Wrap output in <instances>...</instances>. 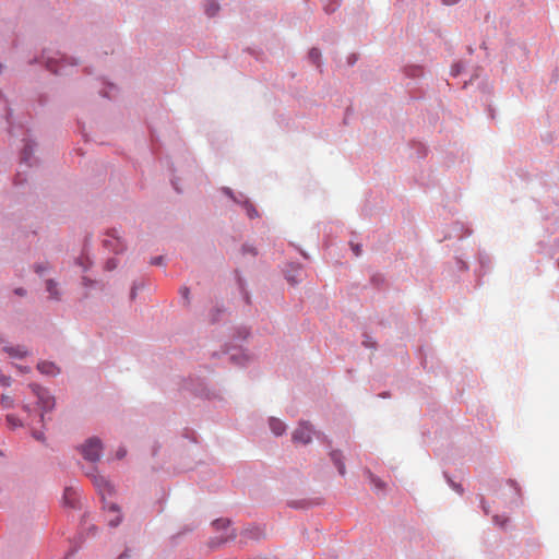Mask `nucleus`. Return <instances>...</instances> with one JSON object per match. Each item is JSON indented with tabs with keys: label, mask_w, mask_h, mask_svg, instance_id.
<instances>
[{
	"label": "nucleus",
	"mask_w": 559,
	"mask_h": 559,
	"mask_svg": "<svg viewBox=\"0 0 559 559\" xmlns=\"http://www.w3.org/2000/svg\"><path fill=\"white\" fill-rule=\"evenodd\" d=\"M29 390L33 396L36 399V404L40 409V421H44L45 413L51 411L55 407V400L47 390L37 384H31Z\"/></svg>",
	"instance_id": "obj_1"
},
{
	"label": "nucleus",
	"mask_w": 559,
	"mask_h": 559,
	"mask_svg": "<svg viewBox=\"0 0 559 559\" xmlns=\"http://www.w3.org/2000/svg\"><path fill=\"white\" fill-rule=\"evenodd\" d=\"M82 455L85 460L96 462L100 457L102 443L97 438L88 439L81 449Z\"/></svg>",
	"instance_id": "obj_2"
},
{
	"label": "nucleus",
	"mask_w": 559,
	"mask_h": 559,
	"mask_svg": "<svg viewBox=\"0 0 559 559\" xmlns=\"http://www.w3.org/2000/svg\"><path fill=\"white\" fill-rule=\"evenodd\" d=\"M103 245L108 250L115 253H120L126 249V246L121 240L119 231L117 229H111L105 235V238L103 239Z\"/></svg>",
	"instance_id": "obj_3"
},
{
	"label": "nucleus",
	"mask_w": 559,
	"mask_h": 559,
	"mask_svg": "<svg viewBox=\"0 0 559 559\" xmlns=\"http://www.w3.org/2000/svg\"><path fill=\"white\" fill-rule=\"evenodd\" d=\"M88 475L92 477L93 483L103 499H105L106 496H110L112 493V486L104 476L96 473V471Z\"/></svg>",
	"instance_id": "obj_4"
},
{
	"label": "nucleus",
	"mask_w": 559,
	"mask_h": 559,
	"mask_svg": "<svg viewBox=\"0 0 559 559\" xmlns=\"http://www.w3.org/2000/svg\"><path fill=\"white\" fill-rule=\"evenodd\" d=\"M312 435H313L312 428L308 424L301 423L298 426V428H296V430L294 431L293 440L295 442H300L302 444H307L311 441Z\"/></svg>",
	"instance_id": "obj_5"
},
{
	"label": "nucleus",
	"mask_w": 559,
	"mask_h": 559,
	"mask_svg": "<svg viewBox=\"0 0 559 559\" xmlns=\"http://www.w3.org/2000/svg\"><path fill=\"white\" fill-rule=\"evenodd\" d=\"M104 509L107 510L108 513H112L111 518H108V524L110 526H117L121 521V515L119 508L114 502H107L104 504Z\"/></svg>",
	"instance_id": "obj_6"
},
{
	"label": "nucleus",
	"mask_w": 559,
	"mask_h": 559,
	"mask_svg": "<svg viewBox=\"0 0 559 559\" xmlns=\"http://www.w3.org/2000/svg\"><path fill=\"white\" fill-rule=\"evenodd\" d=\"M37 369L45 374L55 376L59 373V368L50 361H41L37 365Z\"/></svg>",
	"instance_id": "obj_7"
},
{
	"label": "nucleus",
	"mask_w": 559,
	"mask_h": 559,
	"mask_svg": "<svg viewBox=\"0 0 559 559\" xmlns=\"http://www.w3.org/2000/svg\"><path fill=\"white\" fill-rule=\"evenodd\" d=\"M3 350L11 357L23 358L27 355V350L23 346H4Z\"/></svg>",
	"instance_id": "obj_8"
},
{
	"label": "nucleus",
	"mask_w": 559,
	"mask_h": 559,
	"mask_svg": "<svg viewBox=\"0 0 559 559\" xmlns=\"http://www.w3.org/2000/svg\"><path fill=\"white\" fill-rule=\"evenodd\" d=\"M270 428L274 435L281 436L284 433L286 426L282 420L277 419V418H271L270 419Z\"/></svg>",
	"instance_id": "obj_9"
},
{
	"label": "nucleus",
	"mask_w": 559,
	"mask_h": 559,
	"mask_svg": "<svg viewBox=\"0 0 559 559\" xmlns=\"http://www.w3.org/2000/svg\"><path fill=\"white\" fill-rule=\"evenodd\" d=\"M341 456H342L341 453L337 451H334L331 453L332 461L337 466L338 473L341 475H344L345 474V465L342 462Z\"/></svg>",
	"instance_id": "obj_10"
},
{
	"label": "nucleus",
	"mask_w": 559,
	"mask_h": 559,
	"mask_svg": "<svg viewBox=\"0 0 559 559\" xmlns=\"http://www.w3.org/2000/svg\"><path fill=\"white\" fill-rule=\"evenodd\" d=\"M46 288H47V292L49 293L51 298H55V299L59 298V293H58V289H57V284L53 281H51V280L47 281Z\"/></svg>",
	"instance_id": "obj_11"
},
{
	"label": "nucleus",
	"mask_w": 559,
	"mask_h": 559,
	"mask_svg": "<svg viewBox=\"0 0 559 559\" xmlns=\"http://www.w3.org/2000/svg\"><path fill=\"white\" fill-rule=\"evenodd\" d=\"M0 405L3 408H11L13 406V399L8 395H2L0 399Z\"/></svg>",
	"instance_id": "obj_12"
},
{
	"label": "nucleus",
	"mask_w": 559,
	"mask_h": 559,
	"mask_svg": "<svg viewBox=\"0 0 559 559\" xmlns=\"http://www.w3.org/2000/svg\"><path fill=\"white\" fill-rule=\"evenodd\" d=\"M7 421L10 425V427H12V428L21 426V421L14 415H8Z\"/></svg>",
	"instance_id": "obj_13"
},
{
	"label": "nucleus",
	"mask_w": 559,
	"mask_h": 559,
	"mask_svg": "<svg viewBox=\"0 0 559 559\" xmlns=\"http://www.w3.org/2000/svg\"><path fill=\"white\" fill-rule=\"evenodd\" d=\"M219 7L217 3L215 2H211L207 8H206V13L211 16L215 15L216 12L218 11Z\"/></svg>",
	"instance_id": "obj_14"
},
{
	"label": "nucleus",
	"mask_w": 559,
	"mask_h": 559,
	"mask_svg": "<svg viewBox=\"0 0 559 559\" xmlns=\"http://www.w3.org/2000/svg\"><path fill=\"white\" fill-rule=\"evenodd\" d=\"M320 56H321V52L319 49L317 48H312L309 52V58L313 61V62H318V60L320 59Z\"/></svg>",
	"instance_id": "obj_15"
},
{
	"label": "nucleus",
	"mask_w": 559,
	"mask_h": 559,
	"mask_svg": "<svg viewBox=\"0 0 559 559\" xmlns=\"http://www.w3.org/2000/svg\"><path fill=\"white\" fill-rule=\"evenodd\" d=\"M47 68L53 73H61V67L55 66V61L52 59L47 61Z\"/></svg>",
	"instance_id": "obj_16"
},
{
	"label": "nucleus",
	"mask_w": 559,
	"mask_h": 559,
	"mask_svg": "<svg viewBox=\"0 0 559 559\" xmlns=\"http://www.w3.org/2000/svg\"><path fill=\"white\" fill-rule=\"evenodd\" d=\"M246 210L250 218H254L258 216V211L251 204H247Z\"/></svg>",
	"instance_id": "obj_17"
},
{
	"label": "nucleus",
	"mask_w": 559,
	"mask_h": 559,
	"mask_svg": "<svg viewBox=\"0 0 559 559\" xmlns=\"http://www.w3.org/2000/svg\"><path fill=\"white\" fill-rule=\"evenodd\" d=\"M116 267H117V263H116L115 259H110V260L107 261V263H106V269L107 270L111 271V270H114Z\"/></svg>",
	"instance_id": "obj_18"
},
{
	"label": "nucleus",
	"mask_w": 559,
	"mask_h": 559,
	"mask_svg": "<svg viewBox=\"0 0 559 559\" xmlns=\"http://www.w3.org/2000/svg\"><path fill=\"white\" fill-rule=\"evenodd\" d=\"M229 524V521L228 520H217L214 522V525L216 527H225Z\"/></svg>",
	"instance_id": "obj_19"
},
{
	"label": "nucleus",
	"mask_w": 559,
	"mask_h": 559,
	"mask_svg": "<svg viewBox=\"0 0 559 559\" xmlns=\"http://www.w3.org/2000/svg\"><path fill=\"white\" fill-rule=\"evenodd\" d=\"M180 294H181V296H182L186 300H188V297H189V288H187V287H182V288L180 289Z\"/></svg>",
	"instance_id": "obj_20"
},
{
	"label": "nucleus",
	"mask_w": 559,
	"mask_h": 559,
	"mask_svg": "<svg viewBox=\"0 0 559 559\" xmlns=\"http://www.w3.org/2000/svg\"><path fill=\"white\" fill-rule=\"evenodd\" d=\"M152 264L160 265L163 263V257H156L151 261Z\"/></svg>",
	"instance_id": "obj_21"
},
{
	"label": "nucleus",
	"mask_w": 559,
	"mask_h": 559,
	"mask_svg": "<svg viewBox=\"0 0 559 559\" xmlns=\"http://www.w3.org/2000/svg\"><path fill=\"white\" fill-rule=\"evenodd\" d=\"M445 5H453L459 2V0H442Z\"/></svg>",
	"instance_id": "obj_22"
},
{
	"label": "nucleus",
	"mask_w": 559,
	"mask_h": 559,
	"mask_svg": "<svg viewBox=\"0 0 559 559\" xmlns=\"http://www.w3.org/2000/svg\"><path fill=\"white\" fill-rule=\"evenodd\" d=\"M352 248L355 252V255H359L360 254V247L358 245H352Z\"/></svg>",
	"instance_id": "obj_23"
},
{
	"label": "nucleus",
	"mask_w": 559,
	"mask_h": 559,
	"mask_svg": "<svg viewBox=\"0 0 559 559\" xmlns=\"http://www.w3.org/2000/svg\"><path fill=\"white\" fill-rule=\"evenodd\" d=\"M124 455H126V450H123V449H119V450L117 451V457H118V459H122Z\"/></svg>",
	"instance_id": "obj_24"
},
{
	"label": "nucleus",
	"mask_w": 559,
	"mask_h": 559,
	"mask_svg": "<svg viewBox=\"0 0 559 559\" xmlns=\"http://www.w3.org/2000/svg\"><path fill=\"white\" fill-rule=\"evenodd\" d=\"M1 383L4 384V385H9L10 384L9 378L3 377L1 379Z\"/></svg>",
	"instance_id": "obj_25"
},
{
	"label": "nucleus",
	"mask_w": 559,
	"mask_h": 559,
	"mask_svg": "<svg viewBox=\"0 0 559 559\" xmlns=\"http://www.w3.org/2000/svg\"><path fill=\"white\" fill-rule=\"evenodd\" d=\"M15 294L20 295V296H23L25 294V290L23 288H17L15 290Z\"/></svg>",
	"instance_id": "obj_26"
},
{
	"label": "nucleus",
	"mask_w": 559,
	"mask_h": 559,
	"mask_svg": "<svg viewBox=\"0 0 559 559\" xmlns=\"http://www.w3.org/2000/svg\"><path fill=\"white\" fill-rule=\"evenodd\" d=\"M23 408L26 411V412H31V403H25Z\"/></svg>",
	"instance_id": "obj_27"
},
{
	"label": "nucleus",
	"mask_w": 559,
	"mask_h": 559,
	"mask_svg": "<svg viewBox=\"0 0 559 559\" xmlns=\"http://www.w3.org/2000/svg\"><path fill=\"white\" fill-rule=\"evenodd\" d=\"M372 483H373L377 487H381V481H380L379 479L372 478Z\"/></svg>",
	"instance_id": "obj_28"
},
{
	"label": "nucleus",
	"mask_w": 559,
	"mask_h": 559,
	"mask_svg": "<svg viewBox=\"0 0 559 559\" xmlns=\"http://www.w3.org/2000/svg\"><path fill=\"white\" fill-rule=\"evenodd\" d=\"M34 437H35L36 439L40 440V439H41V433H36V432H35V433H34Z\"/></svg>",
	"instance_id": "obj_29"
},
{
	"label": "nucleus",
	"mask_w": 559,
	"mask_h": 559,
	"mask_svg": "<svg viewBox=\"0 0 559 559\" xmlns=\"http://www.w3.org/2000/svg\"><path fill=\"white\" fill-rule=\"evenodd\" d=\"M70 492H71V489H70V488L66 489V492H64L66 497H67Z\"/></svg>",
	"instance_id": "obj_30"
},
{
	"label": "nucleus",
	"mask_w": 559,
	"mask_h": 559,
	"mask_svg": "<svg viewBox=\"0 0 559 559\" xmlns=\"http://www.w3.org/2000/svg\"><path fill=\"white\" fill-rule=\"evenodd\" d=\"M26 154H27V147H25V148H24V155H26ZM24 159L26 160V159H27V157H26V156H24Z\"/></svg>",
	"instance_id": "obj_31"
},
{
	"label": "nucleus",
	"mask_w": 559,
	"mask_h": 559,
	"mask_svg": "<svg viewBox=\"0 0 559 559\" xmlns=\"http://www.w3.org/2000/svg\"><path fill=\"white\" fill-rule=\"evenodd\" d=\"M234 536H235L234 534H233V535H229V536H226V537L224 538V540H227L228 538H234Z\"/></svg>",
	"instance_id": "obj_32"
},
{
	"label": "nucleus",
	"mask_w": 559,
	"mask_h": 559,
	"mask_svg": "<svg viewBox=\"0 0 559 559\" xmlns=\"http://www.w3.org/2000/svg\"><path fill=\"white\" fill-rule=\"evenodd\" d=\"M127 557H128V555H127V554H122V555L120 556V558H119V559H124V558H127Z\"/></svg>",
	"instance_id": "obj_33"
},
{
	"label": "nucleus",
	"mask_w": 559,
	"mask_h": 559,
	"mask_svg": "<svg viewBox=\"0 0 559 559\" xmlns=\"http://www.w3.org/2000/svg\"><path fill=\"white\" fill-rule=\"evenodd\" d=\"M36 272L41 273V272H43V269H41V267H37V269H36Z\"/></svg>",
	"instance_id": "obj_34"
}]
</instances>
